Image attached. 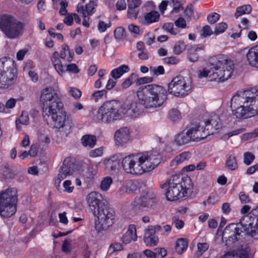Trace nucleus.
I'll return each mask as SVG.
<instances>
[{"mask_svg": "<svg viewBox=\"0 0 258 258\" xmlns=\"http://www.w3.org/2000/svg\"><path fill=\"white\" fill-rule=\"evenodd\" d=\"M93 215L98 218L96 228L99 231L107 229L114 223L115 211L107 204L100 206L99 210Z\"/></svg>", "mask_w": 258, "mask_h": 258, "instance_id": "f8f14e48", "label": "nucleus"}, {"mask_svg": "<svg viewBox=\"0 0 258 258\" xmlns=\"http://www.w3.org/2000/svg\"><path fill=\"white\" fill-rule=\"evenodd\" d=\"M69 92V94L76 100L80 99L82 95L81 92L76 88L70 87Z\"/></svg>", "mask_w": 258, "mask_h": 258, "instance_id": "3c124183", "label": "nucleus"}, {"mask_svg": "<svg viewBox=\"0 0 258 258\" xmlns=\"http://www.w3.org/2000/svg\"><path fill=\"white\" fill-rule=\"evenodd\" d=\"M154 200L148 197L143 196L138 199H136L134 203L135 206L142 208H148L152 206Z\"/></svg>", "mask_w": 258, "mask_h": 258, "instance_id": "c85d7f7f", "label": "nucleus"}, {"mask_svg": "<svg viewBox=\"0 0 258 258\" xmlns=\"http://www.w3.org/2000/svg\"><path fill=\"white\" fill-rule=\"evenodd\" d=\"M248 93V91H245L240 94L234 95L231 99L232 113L237 118L246 119L258 114L254 99Z\"/></svg>", "mask_w": 258, "mask_h": 258, "instance_id": "39448f33", "label": "nucleus"}, {"mask_svg": "<svg viewBox=\"0 0 258 258\" xmlns=\"http://www.w3.org/2000/svg\"><path fill=\"white\" fill-rule=\"evenodd\" d=\"M191 158V153L189 152H183L180 154L177 155L174 158V161L176 164H180L181 163L188 160Z\"/></svg>", "mask_w": 258, "mask_h": 258, "instance_id": "e433bc0d", "label": "nucleus"}, {"mask_svg": "<svg viewBox=\"0 0 258 258\" xmlns=\"http://www.w3.org/2000/svg\"><path fill=\"white\" fill-rule=\"evenodd\" d=\"M210 70L204 68L198 72L200 79L207 77L209 74L211 80L224 82L228 80L233 73L234 64L233 60L224 54H219L209 59Z\"/></svg>", "mask_w": 258, "mask_h": 258, "instance_id": "7ed1b4c3", "label": "nucleus"}, {"mask_svg": "<svg viewBox=\"0 0 258 258\" xmlns=\"http://www.w3.org/2000/svg\"><path fill=\"white\" fill-rule=\"evenodd\" d=\"M138 154H132L122 158L121 165L126 173L138 175Z\"/></svg>", "mask_w": 258, "mask_h": 258, "instance_id": "dca6fc26", "label": "nucleus"}, {"mask_svg": "<svg viewBox=\"0 0 258 258\" xmlns=\"http://www.w3.org/2000/svg\"><path fill=\"white\" fill-rule=\"evenodd\" d=\"M153 81L152 77H144L137 79L136 83L138 85H141L144 84H147L152 82Z\"/></svg>", "mask_w": 258, "mask_h": 258, "instance_id": "680f3d73", "label": "nucleus"}, {"mask_svg": "<svg viewBox=\"0 0 258 258\" xmlns=\"http://www.w3.org/2000/svg\"><path fill=\"white\" fill-rule=\"evenodd\" d=\"M255 159V156L249 152H246L243 154V162L246 165H250Z\"/></svg>", "mask_w": 258, "mask_h": 258, "instance_id": "a18cd8bd", "label": "nucleus"}, {"mask_svg": "<svg viewBox=\"0 0 258 258\" xmlns=\"http://www.w3.org/2000/svg\"><path fill=\"white\" fill-rule=\"evenodd\" d=\"M246 56L250 66L258 68V45L249 49Z\"/></svg>", "mask_w": 258, "mask_h": 258, "instance_id": "aec40b11", "label": "nucleus"}, {"mask_svg": "<svg viewBox=\"0 0 258 258\" xmlns=\"http://www.w3.org/2000/svg\"><path fill=\"white\" fill-rule=\"evenodd\" d=\"M139 14V10L137 8H133L127 7V18L132 19H136Z\"/></svg>", "mask_w": 258, "mask_h": 258, "instance_id": "49530a36", "label": "nucleus"}, {"mask_svg": "<svg viewBox=\"0 0 258 258\" xmlns=\"http://www.w3.org/2000/svg\"><path fill=\"white\" fill-rule=\"evenodd\" d=\"M191 82L179 75L168 84V90L161 85L151 84L140 87L136 94L139 103L147 109L162 107L167 99V92L175 96H184L191 91Z\"/></svg>", "mask_w": 258, "mask_h": 258, "instance_id": "f257e3e1", "label": "nucleus"}, {"mask_svg": "<svg viewBox=\"0 0 258 258\" xmlns=\"http://www.w3.org/2000/svg\"><path fill=\"white\" fill-rule=\"evenodd\" d=\"M112 182V178L109 176H106L102 179L101 182L100 187V189L104 191H107Z\"/></svg>", "mask_w": 258, "mask_h": 258, "instance_id": "a19ab883", "label": "nucleus"}, {"mask_svg": "<svg viewBox=\"0 0 258 258\" xmlns=\"http://www.w3.org/2000/svg\"><path fill=\"white\" fill-rule=\"evenodd\" d=\"M18 203L17 190L15 188H8L0 192V215L8 218L16 212Z\"/></svg>", "mask_w": 258, "mask_h": 258, "instance_id": "6e6552de", "label": "nucleus"}, {"mask_svg": "<svg viewBox=\"0 0 258 258\" xmlns=\"http://www.w3.org/2000/svg\"><path fill=\"white\" fill-rule=\"evenodd\" d=\"M239 199L241 203L242 204L248 203L251 201L248 195H246L243 191L240 192L239 194Z\"/></svg>", "mask_w": 258, "mask_h": 258, "instance_id": "e2e57ef3", "label": "nucleus"}, {"mask_svg": "<svg viewBox=\"0 0 258 258\" xmlns=\"http://www.w3.org/2000/svg\"><path fill=\"white\" fill-rule=\"evenodd\" d=\"M120 103L114 100L104 102L99 108L94 120L97 122L111 123L121 118Z\"/></svg>", "mask_w": 258, "mask_h": 258, "instance_id": "0eeeda50", "label": "nucleus"}, {"mask_svg": "<svg viewBox=\"0 0 258 258\" xmlns=\"http://www.w3.org/2000/svg\"><path fill=\"white\" fill-rule=\"evenodd\" d=\"M24 24L13 16L7 14H0V29L9 38L18 37L23 29Z\"/></svg>", "mask_w": 258, "mask_h": 258, "instance_id": "9d476101", "label": "nucleus"}, {"mask_svg": "<svg viewBox=\"0 0 258 258\" xmlns=\"http://www.w3.org/2000/svg\"><path fill=\"white\" fill-rule=\"evenodd\" d=\"M96 138L94 135L87 134L82 136L81 142L84 147L93 148L96 143Z\"/></svg>", "mask_w": 258, "mask_h": 258, "instance_id": "c756f323", "label": "nucleus"}, {"mask_svg": "<svg viewBox=\"0 0 258 258\" xmlns=\"http://www.w3.org/2000/svg\"><path fill=\"white\" fill-rule=\"evenodd\" d=\"M40 101L42 104L43 118L51 128H60L66 125L69 116L64 110L61 98L52 88H46L41 91Z\"/></svg>", "mask_w": 258, "mask_h": 258, "instance_id": "f03ea898", "label": "nucleus"}, {"mask_svg": "<svg viewBox=\"0 0 258 258\" xmlns=\"http://www.w3.org/2000/svg\"><path fill=\"white\" fill-rule=\"evenodd\" d=\"M188 240L186 238H181L178 239L175 243V250L179 254L183 253L188 246Z\"/></svg>", "mask_w": 258, "mask_h": 258, "instance_id": "7c9ffc66", "label": "nucleus"}, {"mask_svg": "<svg viewBox=\"0 0 258 258\" xmlns=\"http://www.w3.org/2000/svg\"><path fill=\"white\" fill-rule=\"evenodd\" d=\"M168 117L173 121H177L180 118V112L176 109H171L168 112Z\"/></svg>", "mask_w": 258, "mask_h": 258, "instance_id": "37998d69", "label": "nucleus"}, {"mask_svg": "<svg viewBox=\"0 0 258 258\" xmlns=\"http://www.w3.org/2000/svg\"><path fill=\"white\" fill-rule=\"evenodd\" d=\"M187 49V45H185L182 41H178L176 42L173 48V51L174 54L178 55L182 52V51Z\"/></svg>", "mask_w": 258, "mask_h": 258, "instance_id": "4c0bfd02", "label": "nucleus"}, {"mask_svg": "<svg viewBox=\"0 0 258 258\" xmlns=\"http://www.w3.org/2000/svg\"><path fill=\"white\" fill-rule=\"evenodd\" d=\"M251 7L250 5H243L241 7H237L234 14L235 18H237L239 16L245 14H250L251 12Z\"/></svg>", "mask_w": 258, "mask_h": 258, "instance_id": "f704fd0d", "label": "nucleus"}, {"mask_svg": "<svg viewBox=\"0 0 258 258\" xmlns=\"http://www.w3.org/2000/svg\"><path fill=\"white\" fill-rule=\"evenodd\" d=\"M97 6L96 0H92L85 6V12L87 15H92L94 13V10Z\"/></svg>", "mask_w": 258, "mask_h": 258, "instance_id": "79ce46f5", "label": "nucleus"}, {"mask_svg": "<svg viewBox=\"0 0 258 258\" xmlns=\"http://www.w3.org/2000/svg\"><path fill=\"white\" fill-rule=\"evenodd\" d=\"M130 68L127 65L122 64L113 69L110 74L112 78L115 80L120 78L124 74L128 72Z\"/></svg>", "mask_w": 258, "mask_h": 258, "instance_id": "bb28decb", "label": "nucleus"}, {"mask_svg": "<svg viewBox=\"0 0 258 258\" xmlns=\"http://www.w3.org/2000/svg\"><path fill=\"white\" fill-rule=\"evenodd\" d=\"M66 71L73 74H77L80 71L78 66L74 63L68 64Z\"/></svg>", "mask_w": 258, "mask_h": 258, "instance_id": "052dcab7", "label": "nucleus"}, {"mask_svg": "<svg viewBox=\"0 0 258 258\" xmlns=\"http://www.w3.org/2000/svg\"><path fill=\"white\" fill-rule=\"evenodd\" d=\"M187 128L185 133L182 132L175 136L174 142L177 145L181 146L186 144L190 141L201 140L199 136V133L197 132L193 122H191Z\"/></svg>", "mask_w": 258, "mask_h": 258, "instance_id": "2eb2a0df", "label": "nucleus"}, {"mask_svg": "<svg viewBox=\"0 0 258 258\" xmlns=\"http://www.w3.org/2000/svg\"><path fill=\"white\" fill-rule=\"evenodd\" d=\"M102 195L97 191H92L87 196V201L90 209L93 214L99 210L100 206L104 205L102 202Z\"/></svg>", "mask_w": 258, "mask_h": 258, "instance_id": "f3484780", "label": "nucleus"}, {"mask_svg": "<svg viewBox=\"0 0 258 258\" xmlns=\"http://www.w3.org/2000/svg\"><path fill=\"white\" fill-rule=\"evenodd\" d=\"M149 226L145 230L144 241L146 245L152 246L157 245L158 242V237L155 235V233L151 230Z\"/></svg>", "mask_w": 258, "mask_h": 258, "instance_id": "412c9836", "label": "nucleus"}, {"mask_svg": "<svg viewBox=\"0 0 258 258\" xmlns=\"http://www.w3.org/2000/svg\"><path fill=\"white\" fill-rule=\"evenodd\" d=\"M114 138L116 144L123 145L130 139L129 130L126 127L119 128L115 132Z\"/></svg>", "mask_w": 258, "mask_h": 258, "instance_id": "a211bd4d", "label": "nucleus"}, {"mask_svg": "<svg viewBox=\"0 0 258 258\" xmlns=\"http://www.w3.org/2000/svg\"><path fill=\"white\" fill-rule=\"evenodd\" d=\"M204 49V46L203 45L196 47L192 45H187V55L189 61L191 62L197 61L199 58L198 52Z\"/></svg>", "mask_w": 258, "mask_h": 258, "instance_id": "4be33fe9", "label": "nucleus"}, {"mask_svg": "<svg viewBox=\"0 0 258 258\" xmlns=\"http://www.w3.org/2000/svg\"><path fill=\"white\" fill-rule=\"evenodd\" d=\"M159 18V13L157 11L152 10L144 14V23L149 25L158 22Z\"/></svg>", "mask_w": 258, "mask_h": 258, "instance_id": "b1692460", "label": "nucleus"}, {"mask_svg": "<svg viewBox=\"0 0 258 258\" xmlns=\"http://www.w3.org/2000/svg\"><path fill=\"white\" fill-rule=\"evenodd\" d=\"M155 251L156 256L157 258H162L165 257L167 254V251L165 248L157 247L154 249Z\"/></svg>", "mask_w": 258, "mask_h": 258, "instance_id": "4d7b16f0", "label": "nucleus"}, {"mask_svg": "<svg viewBox=\"0 0 258 258\" xmlns=\"http://www.w3.org/2000/svg\"><path fill=\"white\" fill-rule=\"evenodd\" d=\"M11 66L10 60L6 57L0 58V90L10 88L17 80V71Z\"/></svg>", "mask_w": 258, "mask_h": 258, "instance_id": "9b49d317", "label": "nucleus"}, {"mask_svg": "<svg viewBox=\"0 0 258 258\" xmlns=\"http://www.w3.org/2000/svg\"><path fill=\"white\" fill-rule=\"evenodd\" d=\"M209 247L208 243H198L197 244V250L196 252V255L197 257H199L202 255V254L206 251Z\"/></svg>", "mask_w": 258, "mask_h": 258, "instance_id": "58836bf2", "label": "nucleus"}, {"mask_svg": "<svg viewBox=\"0 0 258 258\" xmlns=\"http://www.w3.org/2000/svg\"><path fill=\"white\" fill-rule=\"evenodd\" d=\"M122 157L119 154H115L105 160V164L111 170H115L120 166Z\"/></svg>", "mask_w": 258, "mask_h": 258, "instance_id": "393cba45", "label": "nucleus"}, {"mask_svg": "<svg viewBox=\"0 0 258 258\" xmlns=\"http://www.w3.org/2000/svg\"><path fill=\"white\" fill-rule=\"evenodd\" d=\"M150 74L152 76H159L165 74V70L162 66H159L157 68L155 67H150L149 68Z\"/></svg>", "mask_w": 258, "mask_h": 258, "instance_id": "c03bdc74", "label": "nucleus"}, {"mask_svg": "<svg viewBox=\"0 0 258 258\" xmlns=\"http://www.w3.org/2000/svg\"><path fill=\"white\" fill-rule=\"evenodd\" d=\"M138 175L151 171L161 162L159 155H153L151 152L138 153Z\"/></svg>", "mask_w": 258, "mask_h": 258, "instance_id": "ddd939ff", "label": "nucleus"}, {"mask_svg": "<svg viewBox=\"0 0 258 258\" xmlns=\"http://www.w3.org/2000/svg\"><path fill=\"white\" fill-rule=\"evenodd\" d=\"M143 185V183L138 180H129L125 182V191L130 194L140 191Z\"/></svg>", "mask_w": 258, "mask_h": 258, "instance_id": "5701e85b", "label": "nucleus"}, {"mask_svg": "<svg viewBox=\"0 0 258 258\" xmlns=\"http://www.w3.org/2000/svg\"><path fill=\"white\" fill-rule=\"evenodd\" d=\"M176 27L181 28H185L186 26V21L182 17L178 18L174 22Z\"/></svg>", "mask_w": 258, "mask_h": 258, "instance_id": "69168bd1", "label": "nucleus"}, {"mask_svg": "<svg viewBox=\"0 0 258 258\" xmlns=\"http://www.w3.org/2000/svg\"><path fill=\"white\" fill-rule=\"evenodd\" d=\"M106 93L107 92L105 89L97 91L92 94L91 97L94 99L95 101H97V100L101 98L103 96L106 95Z\"/></svg>", "mask_w": 258, "mask_h": 258, "instance_id": "bf43d9fd", "label": "nucleus"}, {"mask_svg": "<svg viewBox=\"0 0 258 258\" xmlns=\"http://www.w3.org/2000/svg\"><path fill=\"white\" fill-rule=\"evenodd\" d=\"M71 181L70 180H66L63 183L64 190L69 193L73 192L74 189V186H71Z\"/></svg>", "mask_w": 258, "mask_h": 258, "instance_id": "774afa93", "label": "nucleus"}, {"mask_svg": "<svg viewBox=\"0 0 258 258\" xmlns=\"http://www.w3.org/2000/svg\"><path fill=\"white\" fill-rule=\"evenodd\" d=\"M220 15L216 13H212L207 16V20L208 22L211 24H215L219 19Z\"/></svg>", "mask_w": 258, "mask_h": 258, "instance_id": "864d4df0", "label": "nucleus"}, {"mask_svg": "<svg viewBox=\"0 0 258 258\" xmlns=\"http://www.w3.org/2000/svg\"><path fill=\"white\" fill-rule=\"evenodd\" d=\"M197 132L199 133L200 140L207 136L219 133L222 127L220 117L217 115L211 116L208 119L196 120L192 122Z\"/></svg>", "mask_w": 258, "mask_h": 258, "instance_id": "1a4fd4ad", "label": "nucleus"}, {"mask_svg": "<svg viewBox=\"0 0 258 258\" xmlns=\"http://www.w3.org/2000/svg\"><path fill=\"white\" fill-rule=\"evenodd\" d=\"M227 28V25L226 23L221 22L218 24L215 29L214 33L216 35H219L223 33Z\"/></svg>", "mask_w": 258, "mask_h": 258, "instance_id": "8fccbe9b", "label": "nucleus"}, {"mask_svg": "<svg viewBox=\"0 0 258 258\" xmlns=\"http://www.w3.org/2000/svg\"><path fill=\"white\" fill-rule=\"evenodd\" d=\"M213 31L209 25L204 26L201 31V37L202 38L210 36L213 34Z\"/></svg>", "mask_w": 258, "mask_h": 258, "instance_id": "09e8293b", "label": "nucleus"}, {"mask_svg": "<svg viewBox=\"0 0 258 258\" xmlns=\"http://www.w3.org/2000/svg\"><path fill=\"white\" fill-rule=\"evenodd\" d=\"M81 167V163L76 161L75 159L70 157L66 158L59 169L55 180V184H58L59 186L61 181L67 176L72 175L74 172L80 170Z\"/></svg>", "mask_w": 258, "mask_h": 258, "instance_id": "4468645a", "label": "nucleus"}, {"mask_svg": "<svg viewBox=\"0 0 258 258\" xmlns=\"http://www.w3.org/2000/svg\"><path fill=\"white\" fill-rule=\"evenodd\" d=\"M137 238L136 226L134 224H131L129 225L127 231L121 237V241L122 243L127 244L132 241H136Z\"/></svg>", "mask_w": 258, "mask_h": 258, "instance_id": "6ab92c4d", "label": "nucleus"}, {"mask_svg": "<svg viewBox=\"0 0 258 258\" xmlns=\"http://www.w3.org/2000/svg\"><path fill=\"white\" fill-rule=\"evenodd\" d=\"M173 27V23H166L163 25V28L170 34L175 35L179 32V31L177 29L175 30Z\"/></svg>", "mask_w": 258, "mask_h": 258, "instance_id": "de8ad7c7", "label": "nucleus"}, {"mask_svg": "<svg viewBox=\"0 0 258 258\" xmlns=\"http://www.w3.org/2000/svg\"><path fill=\"white\" fill-rule=\"evenodd\" d=\"M29 119L28 113L23 111L18 118L16 120V126L17 130H20L21 124L26 125L29 123Z\"/></svg>", "mask_w": 258, "mask_h": 258, "instance_id": "72a5a7b5", "label": "nucleus"}, {"mask_svg": "<svg viewBox=\"0 0 258 258\" xmlns=\"http://www.w3.org/2000/svg\"><path fill=\"white\" fill-rule=\"evenodd\" d=\"M241 227L237 225L231 223L227 226L225 229V232L231 230H233V239L238 241L241 232H245L246 235H249L254 239L258 238V206L253 208L247 215L244 216L239 222Z\"/></svg>", "mask_w": 258, "mask_h": 258, "instance_id": "423d86ee", "label": "nucleus"}, {"mask_svg": "<svg viewBox=\"0 0 258 258\" xmlns=\"http://www.w3.org/2000/svg\"><path fill=\"white\" fill-rule=\"evenodd\" d=\"M103 155L102 147L96 148L94 150H91L89 152V156L91 157H100Z\"/></svg>", "mask_w": 258, "mask_h": 258, "instance_id": "13d9d810", "label": "nucleus"}, {"mask_svg": "<svg viewBox=\"0 0 258 258\" xmlns=\"http://www.w3.org/2000/svg\"><path fill=\"white\" fill-rule=\"evenodd\" d=\"M127 112L132 117H138L141 113V109L139 107L138 103L136 102H133L130 103L128 105Z\"/></svg>", "mask_w": 258, "mask_h": 258, "instance_id": "2f4dec72", "label": "nucleus"}, {"mask_svg": "<svg viewBox=\"0 0 258 258\" xmlns=\"http://www.w3.org/2000/svg\"><path fill=\"white\" fill-rule=\"evenodd\" d=\"M163 62L167 64H176L179 62V59L175 56L165 57L163 59Z\"/></svg>", "mask_w": 258, "mask_h": 258, "instance_id": "6e6d98bb", "label": "nucleus"}, {"mask_svg": "<svg viewBox=\"0 0 258 258\" xmlns=\"http://www.w3.org/2000/svg\"><path fill=\"white\" fill-rule=\"evenodd\" d=\"M58 56V52L55 51L51 57V60L57 72L59 75H62L65 73L64 67L62 65Z\"/></svg>", "mask_w": 258, "mask_h": 258, "instance_id": "cd10ccee", "label": "nucleus"}, {"mask_svg": "<svg viewBox=\"0 0 258 258\" xmlns=\"http://www.w3.org/2000/svg\"><path fill=\"white\" fill-rule=\"evenodd\" d=\"M127 7L133 8H137L142 3L141 0H127Z\"/></svg>", "mask_w": 258, "mask_h": 258, "instance_id": "338daca9", "label": "nucleus"}, {"mask_svg": "<svg viewBox=\"0 0 258 258\" xmlns=\"http://www.w3.org/2000/svg\"><path fill=\"white\" fill-rule=\"evenodd\" d=\"M219 199L215 193H211L207 199V203L209 205H214L218 203Z\"/></svg>", "mask_w": 258, "mask_h": 258, "instance_id": "5fc2aeb1", "label": "nucleus"}, {"mask_svg": "<svg viewBox=\"0 0 258 258\" xmlns=\"http://www.w3.org/2000/svg\"><path fill=\"white\" fill-rule=\"evenodd\" d=\"M155 233L161 235H168L171 231V226L170 225H165L163 227L159 225L148 226Z\"/></svg>", "mask_w": 258, "mask_h": 258, "instance_id": "a878e982", "label": "nucleus"}, {"mask_svg": "<svg viewBox=\"0 0 258 258\" xmlns=\"http://www.w3.org/2000/svg\"><path fill=\"white\" fill-rule=\"evenodd\" d=\"M165 189V195L168 201H176L187 197L192 192L193 183L187 176L172 175L160 185Z\"/></svg>", "mask_w": 258, "mask_h": 258, "instance_id": "20e7f679", "label": "nucleus"}, {"mask_svg": "<svg viewBox=\"0 0 258 258\" xmlns=\"http://www.w3.org/2000/svg\"><path fill=\"white\" fill-rule=\"evenodd\" d=\"M123 249V245L119 242H113L110 245L109 250L112 252L121 251Z\"/></svg>", "mask_w": 258, "mask_h": 258, "instance_id": "603ef678", "label": "nucleus"}, {"mask_svg": "<svg viewBox=\"0 0 258 258\" xmlns=\"http://www.w3.org/2000/svg\"><path fill=\"white\" fill-rule=\"evenodd\" d=\"M225 166L228 169L233 171L237 169L238 164L234 155H230L226 160Z\"/></svg>", "mask_w": 258, "mask_h": 258, "instance_id": "473e14b6", "label": "nucleus"}, {"mask_svg": "<svg viewBox=\"0 0 258 258\" xmlns=\"http://www.w3.org/2000/svg\"><path fill=\"white\" fill-rule=\"evenodd\" d=\"M71 240L70 239H66L62 245L61 249L64 252H69L70 251V244Z\"/></svg>", "mask_w": 258, "mask_h": 258, "instance_id": "0e129e2a", "label": "nucleus"}, {"mask_svg": "<svg viewBox=\"0 0 258 258\" xmlns=\"http://www.w3.org/2000/svg\"><path fill=\"white\" fill-rule=\"evenodd\" d=\"M114 35L117 41L123 40L126 38L125 31L123 27H118L114 31Z\"/></svg>", "mask_w": 258, "mask_h": 258, "instance_id": "c9c22d12", "label": "nucleus"}, {"mask_svg": "<svg viewBox=\"0 0 258 258\" xmlns=\"http://www.w3.org/2000/svg\"><path fill=\"white\" fill-rule=\"evenodd\" d=\"M96 174V171L93 168H89L83 175V179L86 183H89L92 182Z\"/></svg>", "mask_w": 258, "mask_h": 258, "instance_id": "ea45409f", "label": "nucleus"}]
</instances>
